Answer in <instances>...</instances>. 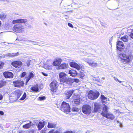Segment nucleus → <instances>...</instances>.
I'll use <instances>...</instances> for the list:
<instances>
[{
  "label": "nucleus",
  "mask_w": 133,
  "mask_h": 133,
  "mask_svg": "<svg viewBox=\"0 0 133 133\" xmlns=\"http://www.w3.org/2000/svg\"><path fill=\"white\" fill-rule=\"evenodd\" d=\"M118 57L122 62L126 64L131 61L133 59V55L131 53L128 55L124 53H120L118 55Z\"/></svg>",
  "instance_id": "f257e3e1"
},
{
  "label": "nucleus",
  "mask_w": 133,
  "mask_h": 133,
  "mask_svg": "<svg viewBox=\"0 0 133 133\" xmlns=\"http://www.w3.org/2000/svg\"><path fill=\"white\" fill-rule=\"evenodd\" d=\"M103 107L102 108V111L101 113V114L104 117L110 120L114 119L115 116L113 114L111 113H108V107L105 104L103 105Z\"/></svg>",
  "instance_id": "f03ea898"
},
{
  "label": "nucleus",
  "mask_w": 133,
  "mask_h": 133,
  "mask_svg": "<svg viewBox=\"0 0 133 133\" xmlns=\"http://www.w3.org/2000/svg\"><path fill=\"white\" fill-rule=\"evenodd\" d=\"M67 75L65 72H61L59 73V81L62 83H66L67 84H71L73 82L72 78H67Z\"/></svg>",
  "instance_id": "7ed1b4c3"
},
{
  "label": "nucleus",
  "mask_w": 133,
  "mask_h": 133,
  "mask_svg": "<svg viewBox=\"0 0 133 133\" xmlns=\"http://www.w3.org/2000/svg\"><path fill=\"white\" fill-rule=\"evenodd\" d=\"M99 95V92L97 91H93L92 90H90L88 92L87 96L89 99L94 100L96 99Z\"/></svg>",
  "instance_id": "20e7f679"
},
{
  "label": "nucleus",
  "mask_w": 133,
  "mask_h": 133,
  "mask_svg": "<svg viewBox=\"0 0 133 133\" xmlns=\"http://www.w3.org/2000/svg\"><path fill=\"white\" fill-rule=\"evenodd\" d=\"M70 107L69 104L65 102H62L60 109L66 113H69L70 112Z\"/></svg>",
  "instance_id": "39448f33"
},
{
  "label": "nucleus",
  "mask_w": 133,
  "mask_h": 133,
  "mask_svg": "<svg viewBox=\"0 0 133 133\" xmlns=\"http://www.w3.org/2000/svg\"><path fill=\"white\" fill-rule=\"evenodd\" d=\"M58 84L56 80H54L50 83V90L52 92V94H54L57 91Z\"/></svg>",
  "instance_id": "423d86ee"
},
{
  "label": "nucleus",
  "mask_w": 133,
  "mask_h": 133,
  "mask_svg": "<svg viewBox=\"0 0 133 133\" xmlns=\"http://www.w3.org/2000/svg\"><path fill=\"white\" fill-rule=\"evenodd\" d=\"M82 110L84 114L89 115L91 113V107L89 105L84 104L82 107Z\"/></svg>",
  "instance_id": "0eeeda50"
},
{
  "label": "nucleus",
  "mask_w": 133,
  "mask_h": 133,
  "mask_svg": "<svg viewBox=\"0 0 133 133\" xmlns=\"http://www.w3.org/2000/svg\"><path fill=\"white\" fill-rule=\"evenodd\" d=\"M94 108L93 110V112H101V105L99 103L95 102L94 103Z\"/></svg>",
  "instance_id": "6e6552de"
},
{
  "label": "nucleus",
  "mask_w": 133,
  "mask_h": 133,
  "mask_svg": "<svg viewBox=\"0 0 133 133\" xmlns=\"http://www.w3.org/2000/svg\"><path fill=\"white\" fill-rule=\"evenodd\" d=\"M13 85L15 87H23L24 85V83L23 81L17 79L13 82Z\"/></svg>",
  "instance_id": "1a4fd4ad"
},
{
  "label": "nucleus",
  "mask_w": 133,
  "mask_h": 133,
  "mask_svg": "<svg viewBox=\"0 0 133 133\" xmlns=\"http://www.w3.org/2000/svg\"><path fill=\"white\" fill-rule=\"evenodd\" d=\"M12 65L16 68H21L23 65L22 62L20 61H15L11 62Z\"/></svg>",
  "instance_id": "9d476101"
},
{
  "label": "nucleus",
  "mask_w": 133,
  "mask_h": 133,
  "mask_svg": "<svg viewBox=\"0 0 133 133\" xmlns=\"http://www.w3.org/2000/svg\"><path fill=\"white\" fill-rule=\"evenodd\" d=\"M23 28L20 25L16 24L15 25L13 28V30L16 32L21 33L22 32Z\"/></svg>",
  "instance_id": "9b49d317"
},
{
  "label": "nucleus",
  "mask_w": 133,
  "mask_h": 133,
  "mask_svg": "<svg viewBox=\"0 0 133 133\" xmlns=\"http://www.w3.org/2000/svg\"><path fill=\"white\" fill-rule=\"evenodd\" d=\"M4 76L6 78H13L14 75L11 72L9 71L4 72L3 74Z\"/></svg>",
  "instance_id": "f8f14e48"
},
{
  "label": "nucleus",
  "mask_w": 133,
  "mask_h": 133,
  "mask_svg": "<svg viewBox=\"0 0 133 133\" xmlns=\"http://www.w3.org/2000/svg\"><path fill=\"white\" fill-rule=\"evenodd\" d=\"M69 64L70 67L75 68L78 70H79L81 69V66L75 62H71L69 63Z\"/></svg>",
  "instance_id": "ddd939ff"
},
{
  "label": "nucleus",
  "mask_w": 133,
  "mask_h": 133,
  "mask_svg": "<svg viewBox=\"0 0 133 133\" xmlns=\"http://www.w3.org/2000/svg\"><path fill=\"white\" fill-rule=\"evenodd\" d=\"M72 102L74 105H79L80 103V97L78 96L75 95L74 97V99L72 101Z\"/></svg>",
  "instance_id": "4468645a"
},
{
  "label": "nucleus",
  "mask_w": 133,
  "mask_h": 133,
  "mask_svg": "<svg viewBox=\"0 0 133 133\" xmlns=\"http://www.w3.org/2000/svg\"><path fill=\"white\" fill-rule=\"evenodd\" d=\"M62 62V59L60 58H57L54 61L52 64L55 66H58Z\"/></svg>",
  "instance_id": "2eb2a0df"
},
{
  "label": "nucleus",
  "mask_w": 133,
  "mask_h": 133,
  "mask_svg": "<svg viewBox=\"0 0 133 133\" xmlns=\"http://www.w3.org/2000/svg\"><path fill=\"white\" fill-rule=\"evenodd\" d=\"M68 74L70 76L73 77L76 76L77 75L78 73L76 70L72 69L69 70Z\"/></svg>",
  "instance_id": "dca6fc26"
},
{
  "label": "nucleus",
  "mask_w": 133,
  "mask_h": 133,
  "mask_svg": "<svg viewBox=\"0 0 133 133\" xmlns=\"http://www.w3.org/2000/svg\"><path fill=\"white\" fill-rule=\"evenodd\" d=\"M27 20L25 19H21L13 20L12 21L13 24L15 23H24L27 22Z\"/></svg>",
  "instance_id": "f3484780"
},
{
  "label": "nucleus",
  "mask_w": 133,
  "mask_h": 133,
  "mask_svg": "<svg viewBox=\"0 0 133 133\" xmlns=\"http://www.w3.org/2000/svg\"><path fill=\"white\" fill-rule=\"evenodd\" d=\"M69 67L68 64L66 63H63L58 67V69L64 70L67 69Z\"/></svg>",
  "instance_id": "a211bd4d"
},
{
  "label": "nucleus",
  "mask_w": 133,
  "mask_h": 133,
  "mask_svg": "<svg viewBox=\"0 0 133 133\" xmlns=\"http://www.w3.org/2000/svg\"><path fill=\"white\" fill-rule=\"evenodd\" d=\"M34 77V75L32 72H29L28 76L27 77H25V78H26L25 85H27L28 82L29 81L30 79L31 78H32Z\"/></svg>",
  "instance_id": "6ab92c4d"
},
{
  "label": "nucleus",
  "mask_w": 133,
  "mask_h": 133,
  "mask_svg": "<svg viewBox=\"0 0 133 133\" xmlns=\"http://www.w3.org/2000/svg\"><path fill=\"white\" fill-rule=\"evenodd\" d=\"M117 49L120 51H121V49L122 48V47L124 46L123 43L121 41H118L117 42Z\"/></svg>",
  "instance_id": "aec40b11"
},
{
  "label": "nucleus",
  "mask_w": 133,
  "mask_h": 133,
  "mask_svg": "<svg viewBox=\"0 0 133 133\" xmlns=\"http://www.w3.org/2000/svg\"><path fill=\"white\" fill-rule=\"evenodd\" d=\"M31 92H37L39 91V87L37 84H36L32 86L30 88Z\"/></svg>",
  "instance_id": "412c9836"
},
{
  "label": "nucleus",
  "mask_w": 133,
  "mask_h": 133,
  "mask_svg": "<svg viewBox=\"0 0 133 133\" xmlns=\"http://www.w3.org/2000/svg\"><path fill=\"white\" fill-rule=\"evenodd\" d=\"M22 91L20 90L17 89L14 92V94L17 99L19 98L22 93Z\"/></svg>",
  "instance_id": "4be33fe9"
},
{
  "label": "nucleus",
  "mask_w": 133,
  "mask_h": 133,
  "mask_svg": "<svg viewBox=\"0 0 133 133\" xmlns=\"http://www.w3.org/2000/svg\"><path fill=\"white\" fill-rule=\"evenodd\" d=\"M44 122H42L40 121L39 122L38 124V128L39 130H40L41 129L44 127Z\"/></svg>",
  "instance_id": "5701e85b"
},
{
  "label": "nucleus",
  "mask_w": 133,
  "mask_h": 133,
  "mask_svg": "<svg viewBox=\"0 0 133 133\" xmlns=\"http://www.w3.org/2000/svg\"><path fill=\"white\" fill-rule=\"evenodd\" d=\"M6 15L4 13L1 12L0 13V19L1 20H4L6 19Z\"/></svg>",
  "instance_id": "b1692460"
},
{
  "label": "nucleus",
  "mask_w": 133,
  "mask_h": 133,
  "mask_svg": "<svg viewBox=\"0 0 133 133\" xmlns=\"http://www.w3.org/2000/svg\"><path fill=\"white\" fill-rule=\"evenodd\" d=\"M73 93V91L71 90L65 93L66 98L67 99H69L72 95Z\"/></svg>",
  "instance_id": "393cba45"
},
{
  "label": "nucleus",
  "mask_w": 133,
  "mask_h": 133,
  "mask_svg": "<svg viewBox=\"0 0 133 133\" xmlns=\"http://www.w3.org/2000/svg\"><path fill=\"white\" fill-rule=\"evenodd\" d=\"M31 122L30 121L29 123L23 125V128L25 129H28L30 128L31 126Z\"/></svg>",
  "instance_id": "a878e982"
},
{
  "label": "nucleus",
  "mask_w": 133,
  "mask_h": 133,
  "mask_svg": "<svg viewBox=\"0 0 133 133\" xmlns=\"http://www.w3.org/2000/svg\"><path fill=\"white\" fill-rule=\"evenodd\" d=\"M89 65L92 67H96L97 66V63H92L90 61H88L87 62Z\"/></svg>",
  "instance_id": "bb28decb"
},
{
  "label": "nucleus",
  "mask_w": 133,
  "mask_h": 133,
  "mask_svg": "<svg viewBox=\"0 0 133 133\" xmlns=\"http://www.w3.org/2000/svg\"><path fill=\"white\" fill-rule=\"evenodd\" d=\"M6 82L5 81H0V88L5 86L6 85Z\"/></svg>",
  "instance_id": "cd10ccee"
},
{
  "label": "nucleus",
  "mask_w": 133,
  "mask_h": 133,
  "mask_svg": "<svg viewBox=\"0 0 133 133\" xmlns=\"http://www.w3.org/2000/svg\"><path fill=\"white\" fill-rule=\"evenodd\" d=\"M128 36L127 35H125L121 38V40L124 42H127L128 41Z\"/></svg>",
  "instance_id": "c85d7f7f"
},
{
  "label": "nucleus",
  "mask_w": 133,
  "mask_h": 133,
  "mask_svg": "<svg viewBox=\"0 0 133 133\" xmlns=\"http://www.w3.org/2000/svg\"><path fill=\"white\" fill-rule=\"evenodd\" d=\"M101 98L102 103H105V101L107 100V98L105 97L104 95H102L101 96Z\"/></svg>",
  "instance_id": "c756f323"
},
{
  "label": "nucleus",
  "mask_w": 133,
  "mask_h": 133,
  "mask_svg": "<svg viewBox=\"0 0 133 133\" xmlns=\"http://www.w3.org/2000/svg\"><path fill=\"white\" fill-rule=\"evenodd\" d=\"M19 53L17 52L16 53H10L9 54V56L10 57H15L18 55Z\"/></svg>",
  "instance_id": "7c9ffc66"
},
{
  "label": "nucleus",
  "mask_w": 133,
  "mask_h": 133,
  "mask_svg": "<svg viewBox=\"0 0 133 133\" xmlns=\"http://www.w3.org/2000/svg\"><path fill=\"white\" fill-rule=\"evenodd\" d=\"M85 76V75L83 72H80L79 73V77L81 79H83V77Z\"/></svg>",
  "instance_id": "2f4dec72"
},
{
  "label": "nucleus",
  "mask_w": 133,
  "mask_h": 133,
  "mask_svg": "<svg viewBox=\"0 0 133 133\" xmlns=\"http://www.w3.org/2000/svg\"><path fill=\"white\" fill-rule=\"evenodd\" d=\"M48 127L49 128H54L55 126L52 123H48Z\"/></svg>",
  "instance_id": "473e14b6"
},
{
  "label": "nucleus",
  "mask_w": 133,
  "mask_h": 133,
  "mask_svg": "<svg viewBox=\"0 0 133 133\" xmlns=\"http://www.w3.org/2000/svg\"><path fill=\"white\" fill-rule=\"evenodd\" d=\"M26 94L25 92H24L22 95V97L20 99V100H24L26 98Z\"/></svg>",
  "instance_id": "72a5a7b5"
},
{
  "label": "nucleus",
  "mask_w": 133,
  "mask_h": 133,
  "mask_svg": "<svg viewBox=\"0 0 133 133\" xmlns=\"http://www.w3.org/2000/svg\"><path fill=\"white\" fill-rule=\"evenodd\" d=\"M79 110V109L76 107H73L72 108V111H73L78 112Z\"/></svg>",
  "instance_id": "f704fd0d"
},
{
  "label": "nucleus",
  "mask_w": 133,
  "mask_h": 133,
  "mask_svg": "<svg viewBox=\"0 0 133 133\" xmlns=\"http://www.w3.org/2000/svg\"><path fill=\"white\" fill-rule=\"evenodd\" d=\"M26 75V72H23L19 75L20 78H22L24 77Z\"/></svg>",
  "instance_id": "c9c22d12"
},
{
  "label": "nucleus",
  "mask_w": 133,
  "mask_h": 133,
  "mask_svg": "<svg viewBox=\"0 0 133 133\" xmlns=\"http://www.w3.org/2000/svg\"><path fill=\"white\" fill-rule=\"evenodd\" d=\"M4 64V63L2 61H0V69L3 68Z\"/></svg>",
  "instance_id": "e433bc0d"
},
{
  "label": "nucleus",
  "mask_w": 133,
  "mask_h": 133,
  "mask_svg": "<svg viewBox=\"0 0 133 133\" xmlns=\"http://www.w3.org/2000/svg\"><path fill=\"white\" fill-rule=\"evenodd\" d=\"M45 97L44 96H41L38 98V100L39 101L44 100L45 99Z\"/></svg>",
  "instance_id": "4c0bfd02"
},
{
  "label": "nucleus",
  "mask_w": 133,
  "mask_h": 133,
  "mask_svg": "<svg viewBox=\"0 0 133 133\" xmlns=\"http://www.w3.org/2000/svg\"><path fill=\"white\" fill-rule=\"evenodd\" d=\"M31 61L30 60H28L26 62V64L28 67H29L30 65V63Z\"/></svg>",
  "instance_id": "58836bf2"
},
{
  "label": "nucleus",
  "mask_w": 133,
  "mask_h": 133,
  "mask_svg": "<svg viewBox=\"0 0 133 133\" xmlns=\"http://www.w3.org/2000/svg\"><path fill=\"white\" fill-rule=\"evenodd\" d=\"M130 36L131 38H133V29L131 30Z\"/></svg>",
  "instance_id": "ea45409f"
},
{
  "label": "nucleus",
  "mask_w": 133,
  "mask_h": 133,
  "mask_svg": "<svg viewBox=\"0 0 133 133\" xmlns=\"http://www.w3.org/2000/svg\"><path fill=\"white\" fill-rule=\"evenodd\" d=\"M114 80H115L116 81H118V82H119L120 83H122V81H119L118 79L116 77H114Z\"/></svg>",
  "instance_id": "a19ab883"
},
{
  "label": "nucleus",
  "mask_w": 133,
  "mask_h": 133,
  "mask_svg": "<svg viewBox=\"0 0 133 133\" xmlns=\"http://www.w3.org/2000/svg\"><path fill=\"white\" fill-rule=\"evenodd\" d=\"M74 81L76 83H78L79 82V80L78 78H75L74 79Z\"/></svg>",
  "instance_id": "79ce46f5"
},
{
  "label": "nucleus",
  "mask_w": 133,
  "mask_h": 133,
  "mask_svg": "<svg viewBox=\"0 0 133 133\" xmlns=\"http://www.w3.org/2000/svg\"><path fill=\"white\" fill-rule=\"evenodd\" d=\"M68 25L70 27H71L72 28H74L73 26L72 25V24H71V23H68Z\"/></svg>",
  "instance_id": "37998d69"
},
{
  "label": "nucleus",
  "mask_w": 133,
  "mask_h": 133,
  "mask_svg": "<svg viewBox=\"0 0 133 133\" xmlns=\"http://www.w3.org/2000/svg\"><path fill=\"white\" fill-rule=\"evenodd\" d=\"M41 73L42 75L45 76H48V75L47 74L44 73L43 72H42Z\"/></svg>",
  "instance_id": "c03bdc74"
},
{
  "label": "nucleus",
  "mask_w": 133,
  "mask_h": 133,
  "mask_svg": "<svg viewBox=\"0 0 133 133\" xmlns=\"http://www.w3.org/2000/svg\"><path fill=\"white\" fill-rule=\"evenodd\" d=\"M3 98L2 95L1 94H0V100L2 99Z\"/></svg>",
  "instance_id": "a18cd8bd"
},
{
  "label": "nucleus",
  "mask_w": 133,
  "mask_h": 133,
  "mask_svg": "<svg viewBox=\"0 0 133 133\" xmlns=\"http://www.w3.org/2000/svg\"><path fill=\"white\" fill-rule=\"evenodd\" d=\"M0 114L2 115H3L4 114V113L2 111H0Z\"/></svg>",
  "instance_id": "49530a36"
},
{
  "label": "nucleus",
  "mask_w": 133,
  "mask_h": 133,
  "mask_svg": "<svg viewBox=\"0 0 133 133\" xmlns=\"http://www.w3.org/2000/svg\"><path fill=\"white\" fill-rule=\"evenodd\" d=\"M64 133H73V132L72 131H68Z\"/></svg>",
  "instance_id": "de8ad7c7"
},
{
  "label": "nucleus",
  "mask_w": 133,
  "mask_h": 133,
  "mask_svg": "<svg viewBox=\"0 0 133 133\" xmlns=\"http://www.w3.org/2000/svg\"><path fill=\"white\" fill-rule=\"evenodd\" d=\"M53 130L50 131L48 133H53Z\"/></svg>",
  "instance_id": "09e8293b"
},
{
  "label": "nucleus",
  "mask_w": 133,
  "mask_h": 133,
  "mask_svg": "<svg viewBox=\"0 0 133 133\" xmlns=\"http://www.w3.org/2000/svg\"><path fill=\"white\" fill-rule=\"evenodd\" d=\"M55 133H59L58 131H56Z\"/></svg>",
  "instance_id": "8fccbe9b"
},
{
  "label": "nucleus",
  "mask_w": 133,
  "mask_h": 133,
  "mask_svg": "<svg viewBox=\"0 0 133 133\" xmlns=\"http://www.w3.org/2000/svg\"><path fill=\"white\" fill-rule=\"evenodd\" d=\"M2 25V23H1V21H0V27Z\"/></svg>",
  "instance_id": "3c124183"
},
{
  "label": "nucleus",
  "mask_w": 133,
  "mask_h": 133,
  "mask_svg": "<svg viewBox=\"0 0 133 133\" xmlns=\"http://www.w3.org/2000/svg\"><path fill=\"white\" fill-rule=\"evenodd\" d=\"M22 131H21V132H20L19 133H22Z\"/></svg>",
  "instance_id": "603ef678"
},
{
  "label": "nucleus",
  "mask_w": 133,
  "mask_h": 133,
  "mask_svg": "<svg viewBox=\"0 0 133 133\" xmlns=\"http://www.w3.org/2000/svg\"><path fill=\"white\" fill-rule=\"evenodd\" d=\"M119 110H116V111H119Z\"/></svg>",
  "instance_id": "864d4df0"
}]
</instances>
